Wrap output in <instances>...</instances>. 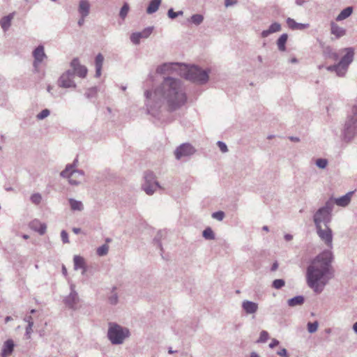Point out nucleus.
<instances>
[{"instance_id": "obj_48", "label": "nucleus", "mask_w": 357, "mask_h": 357, "mask_svg": "<svg viewBox=\"0 0 357 357\" xmlns=\"http://www.w3.org/2000/svg\"><path fill=\"white\" fill-rule=\"evenodd\" d=\"M160 237H161V232H158V234L154 238L153 241L156 243L157 247H158L160 249V250L162 252L163 249L162 247V244L160 241Z\"/></svg>"}, {"instance_id": "obj_25", "label": "nucleus", "mask_w": 357, "mask_h": 357, "mask_svg": "<svg viewBox=\"0 0 357 357\" xmlns=\"http://www.w3.org/2000/svg\"><path fill=\"white\" fill-rule=\"evenodd\" d=\"M281 30V25L278 22H274L271 24L268 29L266 30H264L261 35V37L266 38L268 37L270 34L278 32Z\"/></svg>"}, {"instance_id": "obj_29", "label": "nucleus", "mask_w": 357, "mask_h": 357, "mask_svg": "<svg viewBox=\"0 0 357 357\" xmlns=\"http://www.w3.org/2000/svg\"><path fill=\"white\" fill-rule=\"evenodd\" d=\"M161 1V0H151L146 8V13L148 14L155 13L158 10Z\"/></svg>"}, {"instance_id": "obj_41", "label": "nucleus", "mask_w": 357, "mask_h": 357, "mask_svg": "<svg viewBox=\"0 0 357 357\" xmlns=\"http://www.w3.org/2000/svg\"><path fill=\"white\" fill-rule=\"evenodd\" d=\"M285 284V282L282 279H276L273 280L272 287L276 289H280L283 287Z\"/></svg>"}, {"instance_id": "obj_9", "label": "nucleus", "mask_w": 357, "mask_h": 357, "mask_svg": "<svg viewBox=\"0 0 357 357\" xmlns=\"http://www.w3.org/2000/svg\"><path fill=\"white\" fill-rule=\"evenodd\" d=\"M144 183L142 185V189L149 195H153L157 189H160L162 187L156 181L155 174L151 171H147L144 175Z\"/></svg>"}, {"instance_id": "obj_14", "label": "nucleus", "mask_w": 357, "mask_h": 357, "mask_svg": "<svg viewBox=\"0 0 357 357\" xmlns=\"http://www.w3.org/2000/svg\"><path fill=\"white\" fill-rule=\"evenodd\" d=\"M70 69L73 71V75H75L81 78H84L86 75L88 70L85 66L81 65L77 58H74L70 62Z\"/></svg>"}, {"instance_id": "obj_50", "label": "nucleus", "mask_w": 357, "mask_h": 357, "mask_svg": "<svg viewBox=\"0 0 357 357\" xmlns=\"http://www.w3.org/2000/svg\"><path fill=\"white\" fill-rule=\"evenodd\" d=\"M61 240L63 243H69L68 234L65 230H62L61 232Z\"/></svg>"}, {"instance_id": "obj_6", "label": "nucleus", "mask_w": 357, "mask_h": 357, "mask_svg": "<svg viewBox=\"0 0 357 357\" xmlns=\"http://www.w3.org/2000/svg\"><path fill=\"white\" fill-rule=\"evenodd\" d=\"M130 336V330L116 322H109L107 337L112 344L120 345Z\"/></svg>"}, {"instance_id": "obj_31", "label": "nucleus", "mask_w": 357, "mask_h": 357, "mask_svg": "<svg viewBox=\"0 0 357 357\" xmlns=\"http://www.w3.org/2000/svg\"><path fill=\"white\" fill-rule=\"evenodd\" d=\"M288 39V34L287 33H283L280 36V38L277 40V45L278 47V50L281 52H283L285 50V44Z\"/></svg>"}, {"instance_id": "obj_33", "label": "nucleus", "mask_w": 357, "mask_h": 357, "mask_svg": "<svg viewBox=\"0 0 357 357\" xmlns=\"http://www.w3.org/2000/svg\"><path fill=\"white\" fill-rule=\"evenodd\" d=\"M202 236L206 240H214L215 238V234L210 227H206L202 232Z\"/></svg>"}, {"instance_id": "obj_39", "label": "nucleus", "mask_w": 357, "mask_h": 357, "mask_svg": "<svg viewBox=\"0 0 357 357\" xmlns=\"http://www.w3.org/2000/svg\"><path fill=\"white\" fill-rule=\"evenodd\" d=\"M129 5L127 3H125L123 6L121 7L120 12H119V16L121 18L124 19L129 11Z\"/></svg>"}, {"instance_id": "obj_57", "label": "nucleus", "mask_w": 357, "mask_h": 357, "mask_svg": "<svg viewBox=\"0 0 357 357\" xmlns=\"http://www.w3.org/2000/svg\"><path fill=\"white\" fill-rule=\"evenodd\" d=\"M306 1L305 0H295V3L297 6H303Z\"/></svg>"}, {"instance_id": "obj_26", "label": "nucleus", "mask_w": 357, "mask_h": 357, "mask_svg": "<svg viewBox=\"0 0 357 357\" xmlns=\"http://www.w3.org/2000/svg\"><path fill=\"white\" fill-rule=\"evenodd\" d=\"M354 8L352 6H348L345 8H344L341 12L338 14V15L336 17V21L340 22L342 21L347 18H348L349 16L351 15L353 13Z\"/></svg>"}, {"instance_id": "obj_23", "label": "nucleus", "mask_w": 357, "mask_h": 357, "mask_svg": "<svg viewBox=\"0 0 357 357\" xmlns=\"http://www.w3.org/2000/svg\"><path fill=\"white\" fill-rule=\"evenodd\" d=\"M90 10V3L88 0H81L79 3L78 12L81 17H86L89 15Z\"/></svg>"}, {"instance_id": "obj_61", "label": "nucleus", "mask_w": 357, "mask_h": 357, "mask_svg": "<svg viewBox=\"0 0 357 357\" xmlns=\"http://www.w3.org/2000/svg\"><path fill=\"white\" fill-rule=\"evenodd\" d=\"M250 357H259L258 354L255 351L251 352Z\"/></svg>"}, {"instance_id": "obj_5", "label": "nucleus", "mask_w": 357, "mask_h": 357, "mask_svg": "<svg viewBox=\"0 0 357 357\" xmlns=\"http://www.w3.org/2000/svg\"><path fill=\"white\" fill-rule=\"evenodd\" d=\"M357 135V106L354 105L347 114L342 130V140L350 142Z\"/></svg>"}, {"instance_id": "obj_52", "label": "nucleus", "mask_w": 357, "mask_h": 357, "mask_svg": "<svg viewBox=\"0 0 357 357\" xmlns=\"http://www.w3.org/2000/svg\"><path fill=\"white\" fill-rule=\"evenodd\" d=\"M277 354L282 356V357H288L287 356V351L286 349H281L277 352Z\"/></svg>"}, {"instance_id": "obj_60", "label": "nucleus", "mask_w": 357, "mask_h": 357, "mask_svg": "<svg viewBox=\"0 0 357 357\" xmlns=\"http://www.w3.org/2000/svg\"><path fill=\"white\" fill-rule=\"evenodd\" d=\"M62 273L64 275H67V269L64 265L62 266Z\"/></svg>"}, {"instance_id": "obj_15", "label": "nucleus", "mask_w": 357, "mask_h": 357, "mask_svg": "<svg viewBox=\"0 0 357 357\" xmlns=\"http://www.w3.org/2000/svg\"><path fill=\"white\" fill-rule=\"evenodd\" d=\"M153 28L152 26L144 29L141 32H135L131 34L130 40L135 45L140 43L141 38H147L152 33Z\"/></svg>"}, {"instance_id": "obj_63", "label": "nucleus", "mask_w": 357, "mask_h": 357, "mask_svg": "<svg viewBox=\"0 0 357 357\" xmlns=\"http://www.w3.org/2000/svg\"><path fill=\"white\" fill-rule=\"evenodd\" d=\"M13 320V318L10 316H7L6 318H5V323H8V321Z\"/></svg>"}, {"instance_id": "obj_35", "label": "nucleus", "mask_w": 357, "mask_h": 357, "mask_svg": "<svg viewBox=\"0 0 357 357\" xmlns=\"http://www.w3.org/2000/svg\"><path fill=\"white\" fill-rule=\"evenodd\" d=\"M115 290H116V287H113L112 292H111V295L108 297L109 303L111 305H116L119 301V296H118L117 293L115 291Z\"/></svg>"}, {"instance_id": "obj_44", "label": "nucleus", "mask_w": 357, "mask_h": 357, "mask_svg": "<svg viewBox=\"0 0 357 357\" xmlns=\"http://www.w3.org/2000/svg\"><path fill=\"white\" fill-rule=\"evenodd\" d=\"M42 200V197L39 193H35L31 195V201L35 204H39Z\"/></svg>"}, {"instance_id": "obj_28", "label": "nucleus", "mask_w": 357, "mask_h": 357, "mask_svg": "<svg viewBox=\"0 0 357 357\" xmlns=\"http://www.w3.org/2000/svg\"><path fill=\"white\" fill-rule=\"evenodd\" d=\"M68 202L72 211H82L84 210V205L81 201L76 200L73 198L68 199Z\"/></svg>"}, {"instance_id": "obj_59", "label": "nucleus", "mask_w": 357, "mask_h": 357, "mask_svg": "<svg viewBox=\"0 0 357 357\" xmlns=\"http://www.w3.org/2000/svg\"><path fill=\"white\" fill-rule=\"evenodd\" d=\"M84 18L83 17H81V18L78 20V25L82 26L84 24Z\"/></svg>"}, {"instance_id": "obj_11", "label": "nucleus", "mask_w": 357, "mask_h": 357, "mask_svg": "<svg viewBox=\"0 0 357 357\" xmlns=\"http://www.w3.org/2000/svg\"><path fill=\"white\" fill-rule=\"evenodd\" d=\"M73 71L68 70L63 73L57 81L58 86L61 88H76L77 85L74 81Z\"/></svg>"}, {"instance_id": "obj_45", "label": "nucleus", "mask_w": 357, "mask_h": 357, "mask_svg": "<svg viewBox=\"0 0 357 357\" xmlns=\"http://www.w3.org/2000/svg\"><path fill=\"white\" fill-rule=\"evenodd\" d=\"M211 216L213 218L221 221L225 218V213L222 211H216L213 213Z\"/></svg>"}, {"instance_id": "obj_56", "label": "nucleus", "mask_w": 357, "mask_h": 357, "mask_svg": "<svg viewBox=\"0 0 357 357\" xmlns=\"http://www.w3.org/2000/svg\"><path fill=\"white\" fill-rule=\"evenodd\" d=\"M278 264L277 261L274 262L271 266V271H275L278 269Z\"/></svg>"}, {"instance_id": "obj_37", "label": "nucleus", "mask_w": 357, "mask_h": 357, "mask_svg": "<svg viewBox=\"0 0 357 357\" xmlns=\"http://www.w3.org/2000/svg\"><path fill=\"white\" fill-rule=\"evenodd\" d=\"M98 93V89L96 87H91L87 89L85 93V96L88 99H91L96 97Z\"/></svg>"}, {"instance_id": "obj_51", "label": "nucleus", "mask_w": 357, "mask_h": 357, "mask_svg": "<svg viewBox=\"0 0 357 357\" xmlns=\"http://www.w3.org/2000/svg\"><path fill=\"white\" fill-rule=\"evenodd\" d=\"M167 15L170 19H175L177 17L176 12H174L173 8H170L168 10Z\"/></svg>"}, {"instance_id": "obj_64", "label": "nucleus", "mask_w": 357, "mask_h": 357, "mask_svg": "<svg viewBox=\"0 0 357 357\" xmlns=\"http://www.w3.org/2000/svg\"><path fill=\"white\" fill-rule=\"evenodd\" d=\"M353 330L356 333H357V321L353 325Z\"/></svg>"}, {"instance_id": "obj_2", "label": "nucleus", "mask_w": 357, "mask_h": 357, "mask_svg": "<svg viewBox=\"0 0 357 357\" xmlns=\"http://www.w3.org/2000/svg\"><path fill=\"white\" fill-rule=\"evenodd\" d=\"M315 227L318 236L328 248L324 250L311 261L307 268L306 279L307 285L316 294H320L328 280L333 277V235L328 225L324 226V228L321 225Z\"/></svg>"}, {"instance_id": "obj_46", "label": "nucleus", "mask_w": 357, "mask_h": 357, "mask_svg": "<svg viewBox=\"0 0 357 357\" xmlns=\"http://www.w3.org/2000/svg\"><path fill=\"white\" fill-rule=\"evenodd\" d=\"M50 114V112L47 109H43L39 114H37V119L39 120H43L45 118L47 117Z\"/></svg>"}, {"instance_id": "obj_36", "label": "nucleus", "mask_w": 357, "mask_h": 357, "mask_svg": "<svg viewBox=\"0 0 357 357\" xmlns=\"http://www.w3.org/2000/svg\"><path fill=\"white\" fill-rule=\"evenodd\" d=\"M305 301V298L303 296H296L291 298V307L296 305H301Z\"/></svg>"}, {"instance_id": "obj_34", "label": "nucleus", "mask_w": 357, "mask_h": 357, "mask_svg": "<svg viewBox=\"0 0 357 357\" xmlns=\"http://www.w3.org/2000/svg\"><path fill=\"white\" fill-rule=\"evenodd\" d=\"M192 24L196 26L201 24L204 21V16L201 14H195L192 15L189 20Z\"/></svg>"}, {"instance_id": "obj_17", "label": "nucleus", "mask_w": 357, "mask_h": 357, "mask_svg": "<svg viewBox=\"0 0 357 357\" xmlns=\"http://www.w3.org/2000/svg\"><path fill=\"white\" fill-rule=\"evenodd\" d=\"M242 309L247 314H255L258 310V304L257 303L248 301V300H244L242 302Z\"/></svg>"}, {"instance_id": "obj_21", "label": "nucleus", "mask_w": 357, "mask_h": 357, "mask_svg": "<svg viewBox=\"0 0 357 357\" xmlns=\"http://www.w3.org/2000/svg\"><path fill=\"white\" fill-rule=\"evenodd\" d=\"M14 342L12 340H7L2 347L1 350V357H7L8 355H10L14 349Z\"/></svg>"}, {"instance_id": "obj_18", "label": "nucleus", "mask_w": 357, "mask_h": 357, "mask_svg": "<svg viewBox=\"0 0 357 357\" xmlns=\"http://www.w3.org/2000/svg\"><path fill=\"white\" fill-rule=\"evenodd\" d=\"M29 227L32 230L39 233V234H40V235H43L45 233L46 229H47L46 225L45 223L40 222L38 220H34L31 221L29 223Z\"/></svg>"}, {"instance_id": "obj_32", "label": "nucleus", "mask_w": 357, "mask_h": 357, "mask_svg": "<svg viewBox=\"0 0 357 357\" xmlns=\"http://www.w3.org/2000/svg\"><path fill=\"white\" fill-rule=\"evenodd\" d=\"M310 27L308 23H298L291 19V30H304Z\"/></svg>"}, {"instance_id": "obj_58", "label": "nucleus", "mask_w": 357, "mask_h": 357, "mask_svg": "<svg viewBox=\"0 0 357 357\" xmlns=\"http://www.w3.org/2000/svg\"><path fill=\"white\" fill-rule=\"evenodd\" d=\"M73 231L75 234H79V233H80V231H81V229H80V228L74 227V228L73 229Z\"/></svg>"}, {"instance_id": "obj_40", "label": "nucleus", "mask_w": 357, "mask_h": 357, "mask_svg": "<svg viewBox=\"0 0 357 357\" xmlns=\"http://www.w3.org/2000/svg\"><path fill=\"white\" fill-rule=\"evenodd\" d=\"M109 246L106 244H104L97 249V254L99 256H105L107 254Z\"/></svg>"}, {"instance_id": "obj_1", "label": "nucleus", "mask_w": 357, "mask_h": 357, "mask_svg": "<svg viewBox=\"0 0 357 357\" xmlns=\"http://www.w3.org/2000/svg\"><path fill=\"white\" fill-rule=\"evenodd\" d=\"M146 107L147 112L157 116L160 112H175L187 102V94L182 82L169 76L164 77L154 92L146 91Z\"/></svg>"}, {"instance_id": "obj_3", "label": "nucleus", "mask_w": 357, "mask_h": 357, "mask_svg": "<svg viewBox=\"0 0 357 357\" xmlns=\"http://www.w3.org/2000/svg\"><path fill=\"white\" fill-rule=\"evenodd\" d=\"M181 68L180 76L187 80L199 84H204L208 80L209 70H204L196 66H188L184 63Z\"/></svg>"}, {"instance_id": "obj_54", "label": "nucleus", "mask_w": 357, "mask_h": 357, "mask_svg": "<svg viewBox=\"0 0 357 357\" xmlns=\"http://www.w3.org/2000/svg\"><path fill=\"white\" fill-rule=\"evenodd\" d=\"M279 344V341L276 339H273L271 342L269 344V347L273 349Z\"/></svg>"}, {"instance_id": "obj_16", "label": "nucleus", "mask_w": 357, "mask_h": 357, "mask_svg": "<svg viewBox=\"0 0 357 357\" xmlns=\"http://www.w3.org/2000/svg\"><path fill=\"white\" fill-rule=\"evenodd\" d=\"M33 56L34 58L33 67L36 70L39 64L46 58V54L44 51V47L43 45H38L33 52Z\"/></svg>"}, {"instance_id": "obj_30", "label": "nucleus", "mask_w": 357, "mask_h": 357, "mask_svg": "<svg viewBox=\"0 0 357 357\" xmlns=\"http://www.w3.org/2000/svg\"><path fill=\"white\" fill-rule=\"evenodd\" d=\"M13 16H14V13H10V14L8 15L7 16L3 17L1 20L0 24H1V28L4 31L8 30V28L10 26L11 20L13 18Z\"/></svg>"}, {"instance_id": "obj_7", "label": "nucleus", "mask_w": 357, "mask_h": 357, "mask_svg": "<svg viewBox=\"0 0 357 357\" xmlns=\"http://www.w3.org/2000/svg\"><path fill=\"white\" fill-rule=\"evenodd\" d=\"M334 208V202L333 199H329L324 206L319 208L313 215V221L315 227L321 226L323 223L324 226L328 225L332 219V212Z\"/></svg>"}, {"instance_id": "obj_19", "label": "nucleus", "mask_w": 357, "mask_h": 357, "mask_svg": "<svg viewBox=\"0 0 357 357\" xmlns=\"http://www.w3.org/2000/svg\"><path fill=\"white\" fill-rule=\"evenodd\" d=\"M353 192H349L346 195L335 199H333L334 202V204H336L337 206L345 207L347 206L351 202V195Z\"/></svg>"}, {"instance_id": "obj_22", "label": "nucleus", "mask_w": 357, "mask_h": 357, "mask_svg": "<svg viewBox=\"0 0 357 357\" xmlns=\"http://www.w3.org/2000/svg\"><path fill=\"white\" fill-rule=\"evenodd\" d=\"M346 29L344 28L340 27L336 23L332 22L331 23V33L333 35H335L336 38H340L346 35Z\"/></svg>"}, {"instance_id": "obj_49", "label": "nucleus", "mask_w": 357, "mask_h": 357, "mask_svg": "<svg viewBox=\"0 0 357 357\" xmlns=\"http://www.w3.org/2000/svg\"><path fill=\"white\" fill-rule=\"evenodd\" d=\"M217 144L220 149V150L222 152V153H226L228 151V149H227V146L226 145L225 143H224L223 142H221V141H218L217 142Z\"/></svg>"}, {"instance_id": "obj_10", "label": "nucleus", "mask_w": 357, "mask_h": 357, "mask_svg": "<svg viewBox=\"0 0 357 357\" xmlns=\"http://www.w3.org/2000/svg\"><path fill=\"white\" fill-rule=\"evenodd\" d=\"M182 63H165L156 68V73L158 74H176L180 76L181 72Z\"/></svg>"}, {"instance_id": "obj_38", "label": "nucleus", "mask_w": 357, "mask_h": 357, "mask_svg": "<svg viewBox=\"0 0 357 357\" xmlns=\"http://www.w3.org/2000/svg\"><path fill=\"white\" fill-rule=\"evenodd\" d=\"M269 338L268 333L266 331H262L260 333V335L259 339L257 340V343H264L266 342Z\"/></svg>"}, {"instance_id": "obj_24", "label": "nucleus", "mask_w": 357, "mask_h": 357, "mask_svg": "<svg viewBox=\"0 0 357 357\" xmlns=\"http://www.w3.org/2000/svg\"><path fill=\"white\" fill-rule=\"evenodd\" d=\"M340 54H341L340 52L339 53L335 52L331 46H326L323 49L324 56L333 61L338 60Z\"/></svg>"}, {"instance_id": "obj_27", "label": "nucleus", "mask_w": 357, "mask_h": 357, "mask_svg": "<svg viewBox=\"0 0 357 357\" xmlns=\"http://www.w3.org/2000/svg\"><path fill=\"white\" fill-rule=\"evenodd\" d=\"M104 61V57L102 54L99 53L95 59L96 64V77H99L101 75L102 67Z\"/></svg>"}, {"instance_id": "obj_8", "label": "nucleus", "mask_w": 357, "mask_h": 357, "mask_svg": "<svg viewBox=\"0 0 357 357\" xmlns=\"http://www.w3.org/2000/svg\"><path fill=\"white\" fill-rule=\"evenodd\" d=\"M77 159H75L73 164H68L66 168L61 172V176L67 178L68 182L73 185H78L84 178V172L83 170L77 169L75 167Z\"/></svg>"}, {"instance_id": "obj_42", "label": "nucleus", "mask_w": 357, "mask_h": 357, "mask_svg": "<svg viewBox=\"0 0 357 357\" xmlns=\"http://www.w3.org/2000/svg\"><path fill=\"white\" fill-rule=\"evenodd\" d=\"M316 165L320 169H324L328 165V160L325 158H319L316 160Z\"/></svg>"}, {"instance_id": "obj_12", "label": "nucleus", "mask_w": 357, "mask_h": 357, "mask_svg": "<svg viewBox=\"0 0 357 357\" xmlns=\"http://www.w3.org/2000/svg\"><path fill=\"white\" fill-rule=\"evenodd\" d=\"M63 301L68 307L73 310L77 309L79 298L78 294L75 291V285L74 284H70V293L64 298Z\"/></svg>"}, {"instance_id": "obj_4", "label": "nucleus", "mask_w": 357, "mask_h": 357, "mask_svg": "<svg viewBox=\"0 0 357 357\" xmlns=\"http://www.w3.org/2000/svg\"><path fill=\"white\" fill-rule=\"evenodd\" d=\"M340 53L345 52L337 63L329 66L326 68L330 72H335L338 77H344L349 65L352 63L354 58V47H345L340 50Z\"/></svg>"}, {"instance_id": "obj_47", "label": "nucleus", "mask_w": 357, "mask_h": 357, "mask_svg": "<svg viewBox=\"0 0 357 357\" xmlns=\"http://www.w3.org/2000/svg\"><path fill=\"white\" fill-rule=\"evenodd\" d=\"M33 326V322H29V324L26 327V333L25 336L27 339H29L31 337V334L33 332L32 327Z\"/></svg>"}, {"instance_id": "obj_20", "label": "nucleus", "mask_w": 357, "mask_h": 357, "mask_svg": "<svg viewBox=\"0 0 357 357\" xmlns=\"http://www.w3.org/2000/svg\"><path fill=\"white\" fill-rule=\"evenodd\" d=\"M74 269H82V274L84 275L86 271V266L84 259L79 255H75L73 257Z\"/></svg>"}, {"instance_id": "obj_53", "label": "nucleus", "mask_w": 357, "mask_h": 357, "mask_svg": "<svg viewBox=\"0 0 357 357\" xmlns=\"http://www.w3.org/2000/svg\"><path fill=\"white\" fill-rule=\"evenodd\" d=\"M236 3L235 0H225V5L226 7L231 6Z\"/></svg>"}, {"instance_id": "obj_55", "label": "nucleus", "mask_w": 357, "mask_h": 357, "mask_svg": "<svg viewBox=\"0 0 357 357\" xmlns=\"http://www.w3.org/2000/svg\"><path fill=\"white\" fill-rule=\"evenodd\" d=\"M24 321L27 322L28 324H29V322H33V319H32V317L31 316H26L24 319Z\"/></svg>"}, {"instance_id": "obj_43", "label": "nucleus", "mask_w": 357, "mask_h": 357, "mask_svg": "<svg viewBox=\"0 0 357 357\" xmlns=\"http://www.w3.org/2000/svg\"><path fill=\"white\" fill-rule=\"evenodd\" d=\"M318 328V323L317 321L314 322H309L307 324V330L310 333H313L317 331Z\"/></svg>"}, {"instance_id": "obj_62", "label": "nucleus", "mask_w": 357, "mask_h": 357, "mask_svg": "<svg viewBox=\"0 0 357 357\" xmlns=\"http://www.w3.org/2000/svg\"><path fill=\"white\" fill-rule=\"evenodd\" d=\"M300 139L296 137H291V142H298Z\"/></svg>"}, {"instance_id": "obj_13", "label": "nucleus", "mask_w": 357, "mask_h": 357, "mask_svg": "<svg viewBox=\"0 0 357 357\" xmlns=\"http://www.w3.org/2000/svg\"><path fill=\"white\" fill-rule=\"evenodd\" d=\"M195 153V148L190 144L185 143L180 145L174 151L175 157L180 160L183 157H188Z\"/></svg>"}]
</instances>
